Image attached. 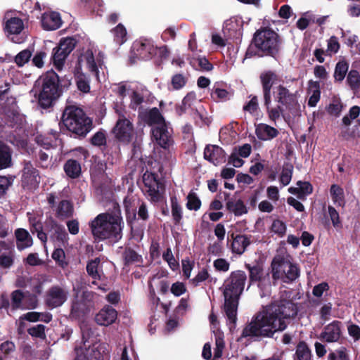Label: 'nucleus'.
Here are the masks:
<instances>
[{"instance_id":"7","label":"nucleus","mask_w":360,"mask_h":360,"mask_svg":"<svg viewBox=\"0 0 360 360\" xmlns=\"http://www.w3.org/2000/svg\"><path fill=\"white\" fill-rule=\"evenodd\" d=\"M259 80L262 85V94L264 95V84L272 82L271 86V97L274 96L275 101L280 105L285 107V110L291 112L299 105L297 95L291 92L283 84L276 85L280 82L279 75L274 70H266L259 75Z\"/></svg>"},{"instance_id":"57","label":"nucleus","mask_w":360,"mask_h":360,"mask_svg":"<svg viewBox=\"0 0 360 360\" xmlns=\"http://www.w3.org/2000/svg\"><path fill=\"white\" fill-rule=\"evenodd\" d=\"M251 99L243 105V110L250 114H254L259 108L258 98L257 96L250 95Z\"/></svg>"},{"instance_id":"18","label":"nucleus","mask_w":360,"mask_h":360,"mask_svg":"<svg viewBox=\"0 0 360 360\" xmlns=\"http://www.w3.org/2000/svg\"><path fill=\"white\" fill-rule=\"evenodd\" d=\"M267 82V84L265 82L264 84V106L266 108V112L269 120L276 123L283 114L285 107L278 103L274 107L271 106L272 98L271 97V86L272 82L270 84L269 80Z\"/></svg>"},{"instance_id":"55","label":"nucleus","mask_w":360,"mask_h":360,"mask_svg":"<svg viewBox=\"0 0 360 360\" xmlns=\"http://www.w3.org/2000/svg\"><path fill=\"white\" fill-rule=\"evenodd\" d=\"M13 182V179L11 176H0V198L6 194Z\"/></svg>"},{"instance_id":"33","label":"nucleus","mask_w":360,"mask_h":360,"mask_svg":"<svg viewBox=\"0 0 360 360\" xmlns=\"http://www.w3.org/2000/svg\"><path fill=\"white\" fill-rule=\"evenodd\" d=\"M122 259L125 266L135 263H142L143 258L136 250L130 247H126L122 252Z\"/></svg>"},{"instance_id":"23","label":"nucleus","mask_w":360,"mask_h":360,"mask_svg":"<svg viewBox=\"0 0 360 360\" xmlns=\"http://www.w3.org/2000/svg\"><path fill=\"white\" fill-rule=\"evenodd\" d=\"M117 316V311L112 307L107 306L96 315L95 321L99 325L109 326L115 321Z\"/></svg>"},{"instance_id":"10","label":"nucleus","mask_w":360,"mask_h":360,"mask_svg":"<svg viewBox=\"0 0 360 360\" xmlns=\"http://www.w3.org/2000/svg\"><path fill=\"white\" fill-rule=\"evenodd\" d=\"M92 291L84 290L80 297L76 296L71 302L69 317L71 320L84 319L95 308V297Z\"/></svg>"},{"instance_id":"4","label":"nucleus","mask_w":360,"mask_h":360,"mask_svg":"<svg viewBox=\"0 0 360 360\" xmlns=\"http://www.w3.org/2000/svg\"><path fill=\"white\" fill-rule=\"evenodd\" d=\"M247 275L245 271H232L224 283V311L230 323L236 324L238 300L243 292Z\"/></svg>"},{"instance_id":"49","label":"nucleus","mask_w":360,"mask_h":360,"mask_svg":"<svg viewBox=\"0 0 360 360\" xmlns=\"http://www.w3.org/2000/svg\"><path fill=\"white\" fill-rule=\"evenodd\" d=\"M75 79L77 89L83 93H89L90 91V80L86 75L80 73L76 77Z\"/></svg>"},{"instance_id":"60","label":"nucleus","mask_w":360,"mask_h":360,"mask_svg":"<svg viewBox=\"0 0 360 360\" xmlns=\"http://www.w3.org/2000/svg\"><path fill=\"white\" fill-rule=\"evenodd\" d=\"M328 212L330 219L332 221L333 226L335 228H340L342 226V222L340 219V215L338 212L331 205H328Z\"/></svg>"},{"instance_id":"61","label":"nucleus","mask_w":360,"mask_h":360,"mask_svg":"<svg viewBox=\"0 0 360 360\" xmlns=\"http://www.w3.org/2000/svg\"><path fill=\"white\" fill-rule=\"evenodd\" d=\"M46 57V53L45 51H37L32 59V65L38 68H42L44 65V59Z\"/></svg>"},{"instance_id":"56","label":"nucleus","mask_w":360,"mask_h":360,"mask_svg":"<svg viewBox=\"0 0 360 360\" xmlns=\"http://www.w3.org/2000/svg\"><path fill=\"white\" fill-rule=\"evenodd\" d=\"M24 293L20 290H15L11 293V306L13 309L15 310L21 307Z\"/></svg>"},{"instance_id":"54","label":"nucleus","mask_w":360,"mask_h":360,"mask_svg":"<svg viewBox=\"0 0 360 360\" xmlns=\"http://www.w3.org/2000/svg\"><path fill=\"white\" fill-rule=\"evenodd\" d=\"M285 224L280 219H275L271 224V230L274 233L277 234L279 237L285 236L286 232Z\"/></svg>"},{"instance_id":"35","label":"nucleus","mask_w":360,"mask_h":360,"mask_svg":"<svg viewBox=\"0 0 360 360\" xmlns=\"http://www.w3.org/2000/svg\"><path fill=\"white\" fill-rule=\"evenodd\" d=\"M82 61H84L86 63V67L90 72L98 75V68L91 50L88 49L84 53L81 54L78 58V63H80Z\"/></svg>"},{"instance_id":"11","label":"nucleus","mask_w":360,"mask_h":360,"mask_svg":"<svg viewBox=\"0 0 360 360\" xmlns=\"http://www.w3.org/2000/svg\"><path fill=\"white\" fill-rule=\"evenodd\" d=\"M156 51L157 47L154 46L152 40L146 38L136 39L131 48L130 63L134 64L136 60H150L156 55Z\"/></svg>"},{"instance_id":"63","label":"nucleus","mask_w":360,"mask_h":360,"mask_svg":"<svg viewBox=\"0 0 360 360\" xmlns=\"http://www.w3.org/2000/svg\"><path fill=\"white\" fill-rule=\"evenodd\" d=\"M297 185L300 187L301 198L310 195L313 192V186L308 181H298Z\"/></svg>"},{"instance_id":"29","label":"nucleus","mask_w":360,"mask_h":360,"mask_svg":"<svg viewBox=\"0 0 360 360\" xmlns=\"http://www.w3.org/2000/svg\"><path fill=\"white\" fill-rule=\"evenodd\" d=\"M24 29V22L18 17H12L8 19L4 27V32L7 36L19 34Z\"/></svg>"},{"instance_id":"9","label":"nucleus","mask_w":360,"mask_h":360,"mask_svg":"<svg viewBox=\"0 0 360 360\" xmlns=\"http://www.w3.org/2000/svg\"><path fill=\"white\" fill-rule=\"evenodd\" d=\"M271 269L272 278L276 282L281 280L283 283H290L300 276L298 266L283 257H274L271 264Z\"/></svg>"},{"instance_id":"30","label":"nucleus","mask_w":360,"mask_h":360,"mask_svg":"<svg viewBox=\"0 0 360 360\" xmlns=\"http://www.w3.org/2000/svg\"><path fill=\"white\" fill-rule=\"evenodd\" d=\"M63 169L66 175L71 179H77L82 174L81 163L74 159H68L63 165Z\"/></svg>"},{"instance_id":"20","label":"nucleus","mask_w":360,"mask_h":360,"mask_svg":"<svg viewBox=\"0 0 360 360\" xmlns=\"http://www.w3.org/2000/svg\"><path fill=\"white\" fill-rule=\"evenodd\" d=\"M151 134L155 142L164 149H168L173 143V139L167 124L152 127Z\"/></svg>"},{"instance_id":"40","label":"nucleus","mask_w":360,"mask_h":360,"mask_svg":"<svg viewBox=\"0 0 360 360\" xmlns=\"http://www.w3.org/2000/svg\"><path fill=\"white\" fill-rule=\"evenodd\" d=\"M330 193L335 204L344 207L345 205L343 189L337 184H333L330 188Z\"/></svg>"},{"instance_id":"53","label":"nucleus","mask_w":360,"mask_h":360,"mask_svg":"<svg viewBox=\"0 0 360 360\" xmlns=\"http://www.w3.org/2000/svg\"><path fill=\"white\" fill-rule=\"evenodd\" d=\"M30 230L32 234L37 233V238L41 243L45 244L47 242L48 236L44 231V226L41 221L30 226Z\"/></svg>"},{"instance_id":"46","label":"nucleus","mask_w":360,"mask_h":360,"mask_svg":"<svg viewBox=\"0 0 360 360\" xmlns=\"http://www.w3.org/2000/svg\"><path fill=\"white\" fill-rule=\"evenodd\" d=\"M347 83L353 91H356L360 88V75L356 70H351L347 77Z\"/></svg>"},{"instance_id":"12","label":"nucleus","mask_w":360,"mask_h":360,"mask_svg":"<svg viewBox=\"0 0 360 360\" xmlns=\"http://www.w3.org/2000/svg\"><path fill=\"white\" fill-rule=\"evenodd\" d=\"M143 187L142 191L147 196L151 202H159L162 199V195L160 189L164 186L160 182L158 174L146 171L142 176Z\"/></svg>"},{"instance_id":"42","label":"nucleus","mask_w":360,"mask_h":360,"mask_svg":"<svg viewBox=\"0 0 360 360\" xmlns=\"http://www.w3.org/2000/svg\"><path fill=\"white\" fill-rule=\"evenodd\" d=\"M111 32L114 36V41L117 44L122 45L127 41V32L122 23H119Z\"/></svg>"},{"instance_id":"44","label":"nucleus","mask_w":360,"mask_h":360,"mask_svg":"<svg viewBox=\"0 0 360 360\" xmlns=\"http://www.w3.org/2000/svg\"><path fill=\"white\" fill-rule=\"evenodd\" d=\"M50 238L53 241H58L63 245L68 242V234L65 231V227L59 224L58 227L51 233Z\"/></svg>"},{"instance_id":"41","label":"nucleus","mask_w":360,"mask_h":360,"mask_svg":"<svg viewBox=\"0 0 360 360\" xmlns=\"http://www.w3.org/2000/svg\"><path fill=\"white\" fill-rule=\"evenodd\" d=\"M171 208L172 215L175 225L180 224L183 218V210L181 206L179 205L176 197H172L171 199Z\"/></svg>"},{"instance_id":"62","label":"nucleus","mask_w":360,"mask_h":360,"mask_svg":"<svg viewBox=\"0 0 360 360\" xmlns=\"http://www.w3.org/2000/svg\"><path fill=\"white\" fill-rule=\"evenodd\" d=\"M210 277V274L205 268H202L198 274L191 280L194 286H198L200 283L205 281Z\"/></svg>"},{"instance_id":"14","label":"nucleus","mask_w":360,"mask_h":360,"mask_svg":"<svg viewBox=\"0 0 360 360\" xmlns=\"http://www.w3.org/2000/svg\"><path fill=\"white\" fill-rule=\"evenodd\" d=\"M21 170V185L24 189L35 190L39 187L40 183V175L39 170L34 167L31 161L24 160Z\"/></svg>"},{"instance_id":"34","label":"nucleus","mask_w":360,"mask_h":360,"mask_svg":"<svg viewBox=\"0 0 360 360\" xmlns=\"http://www.w3.org/2000/svg\"><path fill=\"white\" fill-rule=\"evenodd\" d=\"M12 165V152L11 148L0 141V169L10 167Z\"/></svg>"},{"instance_id":"28","label":"nucleus","mask_w":360,"mask_h":360,"mask_svg":"<svg viewBox=\"0 0 360 360\" xmlns=\"http://www.w3.org/2000/svg\"><path fill=\"white\" fill-rule=\"evenodd\" d=\"M15 236L17 240L16 246L18 250H22L32 245V238L26 229L22 228L17 229L15 231Z\"/></svg>"},{"instance_id":"26","label":"nucleus","mask_w":360,"mask_h":360,"mask_svg":"<svg viewBox=\"0 0 360 360\" xmlns=\"http://www.w3.org/2000/svg\"><path fill=\"white\" fill-rule=\"evenodd\" d=\"M231 236L232 238L231 244L232 252L237 255H242L251 243V236L241 234L234 236V233H232Z\"/></svg>"},{"instance_id":"51","label":"nucleus","mask_w":360,"mask_h":360,"mask_svg":"<svg viewBox=\"0 0 360 360\" xmlns=\"http://www.w3.org/2000/svg\"><path fill=\"white\" fill-rule=\"evenodd\" d=\"M100 259L98 257L95 258L89 261L86 264V271L88 274L94 279H100L101 276L98 272V266L100 264Z\"/></svg>"},{"instance_id":"31","label":"nucleus","mask_w":360,"mask_h":360,"mask_svg":"<svg viewBox=\"0 0 360 360\" xmlns=\"http://www.w3.org/2000/svg\"><path fill=\"white\" fill-rule=\"evenodd\" d=\"M226 207L229 212L233 213L236 217L247 214L248 212V207L241 199L231 198L226 202Z\"/></svg>"},{"instance_id":"1","label":"nucleus","mask_w":360,"mask_h":360,"mask_svg":"<svg viewBox=\"0 0 360 360\" xmlns=\"http://www.w3.org/2000/svg\"><path fill=\"white\" fill-rule=\"evenodd\" d=\"M297 307L291 300H281L258 311L242 331L243 338H273L278 332L284 331L289 320L297 314Z\"/></svg>"},{"instance_id":"52","label":"nucleus","mask_w":360,"mask_h":360,"mask_svg":"<svg viewBox=\"0 0 360 360\" xmlns=\"http://www.w3.org/2000/svg\"><path fill=\"white\" fill-rule=\"evenodd\" d=\"M229 94L226 89L214 86L211 92V98L215 102L225 101L229 99Z\"/></svg>"},{"instance_id":"45","label":"nucleus","mask_w":360,"mask_h":360,"mask_svg":"<svg viewBox=\"0 0 360 360\" xmlns=\"http://www.w3.org/2000/svg\"><path fill=\"white\" fill-rule=\"evenodd\" d=\"M293 172V165L290 162H285L283 166V169L280 176V182L283 186H287L290 184Z\"/></svg>"},{"instance_id":"64","label":"nucleus","mask_w":360,"mask_h":360,"mask_svg":"<svg viewBox=\"0 0 360 360\" xmlns=\"http://www.w3.org/2000/svg\"><path fill=\"white\" fill-rule=\"evenodd\" d=\"M213 266L218 271L226 272L229 269V262L223 258H219L214 261Z\"/></svg>"},{"instance_id":"16","label":"nucleus","mask_w":360,"mask_h":360,"mask_svg":"<svg viewBox=\"0 0 360 360\" xmlns=\"http://www.w3.org/2000/svg\"><path fill=\"white\" fill-rule=\"evenodd\" d=\"M68 292L56 285L51 286L46 292L44 304L50 309L62 306L68 300Z\"/></svg>"},{"instance_id":"13","label":"nucleus","mask_w":360,"mask_h":360,"mask_svg":"<svg viewBox=\"0 0 360 360\" xmlns=\"http://www.w3.org/2000/svg\"><path fill=\"white\" fill-rule=\"evenodd\" d=\"M75 46L76 40L72 37H67L62 39L58 45L53 49V63L57 70H62L65 59L74 50Z\"/></svg>"},{"instance_id":"50","label":"nucleus","mask_w":360,"mask_h":360,"mask_svg":"<svg viewBox=\"0 0 360 360\" xmlns=\"http://www.w3.org/2000/svg\"><path fill=\"white\" fill-rule=\"evenodd\" d=\"M186 207L189 210H198L201 207V200L194 192H190L187 195Z\"/></svg>"},{"instance_id":"32","label":"nucleus","mask_w":360,"mask_h":360,"mask_svg":"<svg viewBox=\"0 0 360 360\" xmlns=\"http://www.w3.org/2000/svg\"><path fill=\"white\" fill-rule=\"evenodd\" d=\"M74 207L72 202L68 200H61L56 209V217L60 219H65L72 217Z\"/></svg>"},{"instance_id":"17","label":"nucleus","mask_w":360,"mask_h":360,"mask_svg":"<svg viewBox=\"0 0 360 360\" xmlns=\"http://www.w3.org/2000/svg\"><path fill=\"white\" fill-rule=\"evenodd\" d=\"M343 324L341 321L334 320L325 326L319 336V339L326 343L340 342L342 338Z\"/></svg>"},{"instance_id":"38","label":"nucleus","mask_w":360,"mask_h":360,"mask_svg":"<svg viewBox=\"0 0 360 360\" xmlns=\"http://www.w3.org/2000/svg\"><path fill=\"white\" fill-rule=\"evenodd\" d=\"M309 90L312 91V94L309 97L307 104L309 107H315L321 98L319 82L310 80L309 82Z\"/></svg>"},{"instance_id":"58","label":"nucleus","mask_w":360,"mask_h":360,"mask_svg":"<svg viewBox=\"0 0 360 360\" xmlns=\"http://www.w3.org/2000/svg\"><path fill=\"white\" fill-rule=\"evenodd\" d=\"M187 79L182 74H176L172 77L171 84L175 90L182 89L186 84Z\"/></svg>"},{"instance_id":"8","label":"nucleus","mask_w":360,"mask_h":360,"mask_svg":"<svg viewBox=\"0 0 360 360\" xmlns=\"http://www.w3.org/2000/svg\"><path fill=\"white\" fill-rule=\"evenodd\" d=\"M89 332H82V345L75 347L76 356L75 360H105L108 357V352L104 344L91 342L89 340Z\"/></svg>"},{"instance_id":"36","label":"nucleus","mask_w":360,"mask_h":360,"mask_svg":"<svg viewBox=\"0 0 360 360\" xmlns=\"http://www.w3.org/2000/svg\"><path fill=\"white\" fill-rule=\"evenodd\" d=\"M311 351L304 341H300L296 346L294 360H311Z\"/></svg>"},{"instance_id":"59","label":"nucleus","mask_w":360,"mask_h":360,"mask_svg":"<svg viewBox=\"0 0 360 360\" xmlns=\"http://www.w3.org/2000/svg\"><path fill=\"white\" fill-rule=\"evenodd\" d=\"M340 45L338 42V38L335 36H332L328 40L327 49L325 50L328 56L332 53H336L340 49Z\"/></svg>"},{"instance_id":"24","label":"nucleus","mask_w":360,"mask_h":360,"mask_svg":"<svg viewBox=\"0 0 360 360\" xmlns=\"http://www.w3.org/2000/svg\"><path fill=\"white\" fill-rule=\"evenodd\" d=\"M255 134L261 141H270L277 137L279 131L277 129L265 123L255 125Z\"/></svg>"},{"instance_id":"15","label":"nucleus","mask_w":360,"mask_h":360,"mask_svg":"<svg viewBox=\"0 0 360 360\" xmlns=\"http://www.w3.org/2000/svg\"><path fill=\"white\" fill-rule=\"evenodd\" d=\"M115 139L124 144L129 143L134 136L133 124L124 116L120 117L112 129Z\"/></svg>"},{"instance_id":"48","label":"nucleus","mask_w":360,"mask_h":360,"mask_svg":"<svg viewBox=\"0 0 360 360\" xmlns=\"http://www.w3.org/2000/svg\"><path fill=\"white\" fill-rule=\"evenodd\" d=\"M107 136L105 130L101 129L96 132L90 139L91 145L97 147H103L106 146Z\"/></svg>"},{"instance_id":"27","label":"nucleus","mask_w":360,"mask_h":360,"mask_svg":"<svg viewBox=\"0 0 360 360\" xmlns=\"http://www.w3.org/2000/svg\"><path fill=\"white\" fill-rule=\"evenodd\" d=\"M61 25V18L58 13H44L41 16V26L46 30H56Z\"/></svg>"},{"instance_id":"3","label":"nucleus","mask_w":360,"mask_h":360,"mask_svg":"<svg viewBox=\"0 0 360 360\" xmlns=\"http://www.w3.org/2000/svg\"><path fill=\"white\" fill-rule=\"evenodd\" d=\"M282 44L283 39L277 32L267 27H261L254 33L245 57L268 56L276 59L280 55Z\"/></svg>"},{"instance_id":"6","label":"nucleus","mask_w":360,"mask_h":360,"mask_svg":"<svg viewBox=\"0 0 360 360\" xmlns=\"http://www.w3.org/2000/svg\"><path fill=\"white\" fill-rule=\"evenodd\" d=\"M69 132L70 136L82 139L94 127L93 120L87 116L81 108L70 105H66L63 111L60 122Z\"/></svg>"},{"instance_id":"5","label":"nucleus","mask_w":360,"mask_h":360,"mask_svg":"<svg viewBox=\"0 0 360 360\" xmlns=\"http://www.w3.org/2000/svg\"><path fill=\"white\" fill-rule=\"evenodd\" d=\"M37 82L40 85L37 103L43 109L52 108L62 96L63 89L70 85V80L60 79L53 70L43 74Z\"/></svg>"},{"instance_id":"21","label":"nucleus","mask_w":360,"mask_h":360,"mask_svg":"<svg viewBox=\"0 0 360 360\" xmlns=\"http://www.w3.org/2000/svg\"><path fill=\"white\" fill-rule=\"evenodd\" d=\"M204 158L217 166L226 161V153L220 146L209 144L204 149Z\"/></svg>"},{"instance_id":"25","label":"nucleus","mask_w":360,"mask_h":360,"mask_svg":"<svg viewBox=\"0 0 360 360\" xmlns=\"http://www.w3.org/2000/svg\"><path fill=\"white\" fill-rule=\"evenodd\" d=\"M136 214L138 219L142 221H147L149 219V213L147 204L145 202H141L139 206L137 212L135 210L130 212L129 209L126 207V220L129 226H132L133 222L136 219Z\"/></svg>"},{"instance_id":"43","label":"nucleus","mask_w":360,"mask_h":360,"mask_svg":"<svg viewBox=\"0 0 360 360\" xmlns=\"http://www.w3.org/2000/svg\"><path fill=\"white\" fill-rule=\"evenodd\" d=\"M148 122L150 125L156 124V126L167 124L164 117L157 108H153L149 110L148 113Z\"/></svg>"},{"instance_id":"22","label":"nucleus","mask_w":360,"mask_h":360,"mask_svg":"<svg viewBox=\"0 0 360 360\" xmlns=\"http://www.w3.org/2000/svg\"><path fill=\"white\" fill-rule=\"evenodd\" d=\"M271 273V271H269V270H264L256 280L255 283H257V285L259 289L261 297L269 295L272 285H275L276 284V281L273 280Z\"/></svg>"},{"instance_id":"37","label":"nucleus","mask_w":360,"mask_h":360,"mask_svg":"<svg viewBox=\"0 0 360 360\" xmlns=\"http://www.w3.org/2000/svg\"><path fill=\"white\" fill-rule=\"evenodd\" d=\"M245 269L248 271L249 286L256 283L257 277L263 272L264 267L262 264L256 263L254 264H245Z\"/></svg>"},{"instance_id":"2","label":"nucleus","mask_w":360,"mask_h":360,"mask_svg":"<svg viewBox=\"0 0 360 360\" xmlns=\"http://www.w3.org/2000/svg\"><path fill=\"white\" fill-rule=\"evenodd\" d=\"M112 212L101 213L89 223L95 240H108L115 243L122 238L124 222L120 207L116 202L112 203Z\"/></svg>"},{"instance_id":"39","label":"nucleus","mask_w":360,"mask_h":360,"mask_svg":"<svg viewBox=\"0 0 360 360\" xmlns=\"http://www.w3.org/2000/svg\"><path fill=\"white\" fill-rule=\"evenodd\" d=\"M349 69V63L345 60H340L335 65L334 79L335 82H342Z\"/></svg>"},{"instance_id":"47","label":"nucleus","mask_w":360,"mask_h":360,"mask_svg":"<svg viewBox=\"0 0 360 360\" xmlns=\"http://www.w3.org/2000/svg\"><path fill=\"white\" fill-rule=\"evenodd\" d=\"M32 56V51L29 49L20 51L14 58V62L18 67H23L28 63Z\"/></svg>"},{"instance_id":"19","label":"nucleus","mask_w":360,"mask_h":360,"mask_svg":"<svg viewBox=\"0 0 360 360\" xmlns=\"http://www.w3.org/2000/svg\"><path fill=\"white\" fill-rule=\"evenodd\" d=\"M2 110L11 126L20 125L22 123L24 117L18 110L15 97H7L2 105Z\"/></svg>"}]
</instances>
